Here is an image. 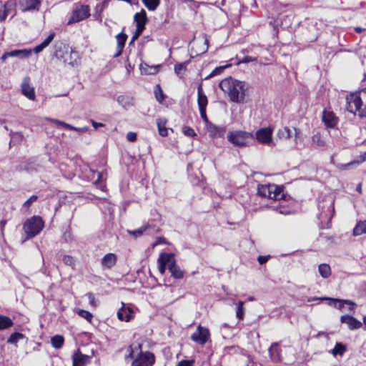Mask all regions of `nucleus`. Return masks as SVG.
Segmentation results:
<instances>
[{"instance_id": "nucleus-31", "label": "nucleus", "mask_w": 366, "mask_h": 366, "mask_svg": "<svg viewBox=\"0 0 366 366\" xmlns=\"http://www.w3.org/2000/svg\"><path fill=\"white\" fill-rule=\"evenodd\" d=\"M167 123L166 119H157V124L158 127L159 134L162 137H167L168 135L167 129L165 127Z\"/></svg>"}, {"instance_id": "nucleus-36", "label": "nucleus", "mask_w": 366, "mask_h": 366, "mask_svg": "<svg viewBox=\"0 0 366 366\" xmlns=\"http://www.w3.org/2000/svg\"><path fill=\"white\" fill-rule=\"evenodd\" d=\"M64 337L61 335H55L51 338V345L56 348H61L64 344Z\"/></svg>"}, {"instance_id": "nucleus-43", "label": "nucleus", "mask_w": 366, "mask_h": 366, "mask_svg": "<svg viewBox=\"0 0 366 366\" xmlns=\"http://www.w3.org/2000/svg\"><path fill=\"white\" fill-rule=\"evenodd\" d=\"M189 63V61H185L182 63H178L174 65V71L179 75L181 74L182 71L186 70L187 66Z\"/></svg>"}, {"instance_id": "nucleus-52", "label": "nucleus", "mask_w": 366, "mask_h": 366, "mask_svg": "<svg viewBox=\"0 0 366 366\" xmlns=\"http://www.w3.org/2000/svg\"><path fill=\"white\" fill-rule=\"evenodd\" d=\"M226 66H218L216 67L207 78L213 77L214 76L220 74L225 69Z\"/></svg>"}, {"instance_id": "nucleus-10", "label": "nucleus", "mask_w": 366, "mask_h": 366, "mask_svg": "<svg viewBox=\"0 0 366 366\" xmlns=\"http://www.w3.org/2000/svg\"><path fill=\"white\" fill-rule=\"evenodd\" d=\"M209 337V332L208 329L199 325L197 327V331L192 335L191 339L193 341L199 343L200 345H204L208 340Z\"/></svg>"}, {"instance_id": "nucleus-15", "label": "nucleus", "mask_w": 366, "mask_h": 366, "mask_svg": "<svg viewBox=\"0 0 366 366\" xmlns=\"http://www.w3.org/2000/svg\"><path fill=\"white\" fill-rule=\"evenodd\" d=\"M117 262V257L114 253H107L102 259V266L104 269H112Z\"/></svg>"}, {"instance_id": "nucleus-42", "label": "nucleus", "mask_w": 366, "mask_h": 366, "mask_svg": "<svg viewBox=\"0 0 366 366\" xmlns=\"http://www.w3.org/2000/svg\"><path fill=\"white\" fill-rule=\"evenodd\" d=\"M76 313L82 318L86 320L88 322H91L93 318V315L89 311L79 309Z\"/></svg>"}, {"instance_id": "nucleus-13", "label": "nucleus", "mask_w": 366, "mask_h": 366, "mask_svg": "<svg viewBox=\"0 0 366 366\" xmlns=\"http://www.w3.org/2000/svg\"><path fill=\"white\" fill-rule=\"evenodd\" d=\"M21 86V92L25 97L30 100H34L35 99L34 89L30 86L29 77H25L23 79Z\"/></svg>"}, {"instance_id": "nucleus-4", "label": "nucleus", "mask_w": 366, "mask_h": 366, "mask_svg": "<svg viewBox=\"0 0 366 366\" xmlns=\"http://www.w3.org/2000/svg\"><path fill=\"white\" fill-rule=\"evenodd\" d=\"M257 192L259 196L271 199H282L285 197L283 187L274 184L259 185Z\"/></svg>"}, {"instance_id": "nucleus-54", "label": "nucleus", "mask_w": 366, "mask_h": 366, "mask_svg": "<svg viewBox=\"0 0 366 366\" xmlns=\"http://www.w3.org/2000/svg\"><path fill=\"white\" fill-rule=\"evenodd\" d=\"M117 100L118 103L124 107H126V106L129 104L127 98L123 95L119 96Z\"/></svg>"}, {"instance_id": "nucleus-9", "label": "nucleus", "mask_w": 366, "mask_h": 366, "mask_svg": "<svg viewBox=\"0 0 366 366\" xmlns=\"http://www.w3.org/2000/svg\"><path fill=\"white\" fill-rule=\"evenodd\" d=\"M206 129L209 136L214 139L222 138L226 134V126H218L212 122L208 124Z\"/></svg>"}, {"instance_id": "nucleus-12", "label": "nucleus", "mask_w": 366, "mask_h": 366, "mask_svg": "<svg viewBox=\"0 0 366 366\" xmlns=\"http://www.w3.org/2000/svg\"><path fill=\"white\" fill-rule=\"evenodd\" d=\"M340 322L346 324L348 328L351 330L360 329L362 325L360 321L357 320L353 316L347 315H342L340 317Z\"/></svg>"}, {"instance_id": "nucleus-2", "label": "nucleus", "mask_w": 366, "mask_h": 366, "mask_svg": "<svg viewBox=\"0 0 366 366\" xmlns=\"http://www.w3.org/2000/svg\"><path fill=\"white\" fill-rule=\"evenodd\" d=\"M254 139L252 133L243 130L229 131L227 134L228 142L238 147H248Z\"/></svg>"}, {"instance_id": "nucleus-25", "label": "nucleus", "mask_w": 366, "mask_h": 366, "mask_svg": "<svg viewBox=\"0 0 366 366\" xmlns=\"http://www.w3.org/2000/svg\"><path fill=\"white\" fill-rule=\"evenodd\" d=\"M40 4L39 0H24L23 11L39 10Z\"/></svg>"}, {"instance_id": "nucleus-30", "label": "nucleus", "mask_w": 366, "mask_h": 366, "mask_svg": "<svg viewBox=\"0 0 366 366\" xmlns=\"http://www.w3.org/2000/svg\"><path fill=\"white\" fill-rule=\"evenodd\" d=\"M13 325L14 322L10 317L0 315V330L9 328L12 327Z\"/></svg>"}, {"instance_id": "nucleus-6", "label": "nucleus", "mask_w": 366, "mask_h": 366, "mask_svg": "<svg viewBox=\"0 0 366 366\" xmlns=\"http://www.w3.org/2000/svg\"><path fill=\"white\" fill-rule=\"evenodd\" d=\"M90 16V8L89 5H78L72 11L71 18L67 24L71 25L74 23L83 21Z\"/></svg>"}, {"instance_id": "nucleus-58", "label": "nucleus", "mask_w": 366, "mask_h": 366, "mask_svg": "<svg viewBox=\"0 0 366 366\" xmlns=\"http://www.w3.org/2000/svg\"><path fill=\"white\" fill-rule=\"evenodd\" d=\"M269 256H259L257 259L260 264H263L267 262Z\"/></svg>"}, {"instance_id": "nucleus-3", "label": "nucleus", "mask_w": 366, "mask_h": 366, "mask_svg": "<svg viewBox=\"0 0 366 366\" xmlns=\"http://www.w3.org/2000/svg\"><path fill=\"white\" fill-rule=\"evenodd\" d=\"M44 227V222L39 216H33L26 219L23 225V230L26 234L24 241L31 239L39 234Z\"/></svg>"}, {"instance_id": "nucleus-29", "label": "nucleus", "mask_w": 366, "mask_h": 366, "mask_svg": "<svg viewBox=\"0 0 366 366\" xmlns=\"http://www.w3.org/2000/svg\"><path fill=\"white\" fill-rule=\"evenodd\" d=\"M346 350L347 347L345 345L341 342H337L334 348L332 350L331 353L335 357L337 355L342 356Z\"/></svg>"}, {"instance_id": "nucleus-63", "label": "nucleus", "mask_w": 366, "mask_h": 366, "mask_svg": "<svg viewBox=\"0 0 366 366\" xmlns=\"http://www.w3.org/2000/svg\"><path fill=\"white\" fill-rule=\"evenodd\" d=\"M97 179L95 180L94 184L97 185L102 182V173L98 172L97 173Z\"/></svg>"}, {"instance_id": "nucleus-17", "label": "nucleus", "mask_w": 366, "mask_h": 366, "mask_svg": "<svg viewBox=\"0 0 366 366\" xmlns=\"http://www.w3.org/2000/svg\"><path fill=\"white\" fill-rule=\"evenodd\" d=\"M89 357L83 355L78 350L72 355L73 366H84L89 361Z\"/></svg>"}, {"instance_id": "nucleus-24", "label": "nucleus", "mask_w": 366, "mask_h": 366, "mask_svg": "<svg viewBox=\"0 0 366 366\" xmlns=\"http://www.w3.org/2000/svg\"><path fill=\"white\" fill-rule=\"evenodd\" d=\"M128 355H126L125 358H134L137 356L139 352L142 351V345L139 343H134L129 345L127 348Z\"/></svg>"}, {"instance_id": "nucleus-18", "label": "nucleus", "mask_w": 366, "mask_h": 366, "mask_svg": "<svg viewBox=\"0 0 366 366\" xmlns=\"http://www.w3.org/2000/svg\"><path fill=\"white\" fill-rule=\"evenodd\" d=\"M168 269L170 272L171 275L173 277H174L176 279H182V278H183V277H184V272L176 264L173 255H172V260L171 261V263L168 266Z\"/></svg>"}, {"instance_id": "nucleus-1", "label": "nucleus", "mask_w": 366, "mask_h": 366, "mask_svg": "<svg viewBox=\"0 0 366 366\" xmlns=\"http://www.w3.org/2000/svg\"><path fill=\"white\" fill-rule=\"evenodd\" d=\"M224 92L228 94L229 99L235 103H244L248 96L249 86L248 83L229 77L223 79L219 84Z\"/></svg>"}, {"instance_id": "nucleus-28", "label": "nucleus", "mask_w": 366, "mask_h": 366, "mask_svg": "<svg viewBox=\"0 0 366 366\" xmlns=\"http://www.w3.org/2000/svg\"><path fill=\"white\" fill-rule=\"evenodd\" d=\"M366 233V220L359 222L353 229V235L359 236Z\"/></svg>"}, {"instance_id": "nucleus-51", "label": "nucleus", "mask_w": 366, "mask_h": 366, "mask_svg": "<svg viewBox=\"0 0 366 366\" xmlns=\"http://www.w3.org/2000/svg\"><path fill=\"white\" fill-rule=\"evenodd\" d=\"M38 199V197L36 195L31 196L23 204L24 207L29 209L30 206Z\"/></svg>"}, {"instance_id": "nucleus-49", "label": "nucleus", "mask_w": 366, "mask_h": 366, "mask_svg": "<svg viewBox=\"0 0 366 366\" xmlns=\"http://www.w3.org/2000/svg\"><path fill=\"white\" fill-rule=\"evenodd\" d=\"M360 162H350L347 164H338L337 167L340 169H352L355 163L359 164Z\"/></svg>"}, {"instance_id": "nucleus-35", "label": "nucleus", "mask_w": 366, "mask_h": 366, "mask_svg": "<svg viewBox=\"0 0 366 366\" xmlns=\"http://www.w3.org/2000/svg\"><path fill=\"white\" fill-rule=\"evenodd\" d=\"M149 11H154L160 3V0H142Z\"/></svg>"}, {"instance_id": "nucleus-8", "label": "nucleus", "mask_w": 366, "mask_h": 366, "mask_svg": "<svg viewBox=\"0 0 366 366\" xmlns=\"http://www.w3.org/2000/svg\"><path fill=\"white\" fill-rule=\"evenodd\" d=\"M133 359L131 366H152L155 361L154 355L149 352H139Z\"/></svg>"}, {"instance_id": "nucleus-16", "label": "nucleus", "mask_w": 366, "mask_h": 366, "mask_svg": "<svg viewBox=\"0 0 366 366\" xmlns=\"http://www.w3.org/2000/svg\"><path fill=\"white\" fill-rule=\"evenodd\" d=\"M322 300H328L330 305H332L335 307L340 309V310H341L344 307L345 304L350 305L351 307H350V308H349L350 311H351V312L354 311L353 305H355V303L350 300H342L330 298V297L322 298Z\"/></svg>"}, {"instance_id": "nucleus-20", "label": "nucleus", "mask_w": 366, "mask_h": 366, "mask_svg": "<svg viewBox=\"0 0 366 366\" xmlns=\"http://www.w3.org/2000/svg\"><path fill=\"white\" fill-rule=\"evenodd\" d=\"M9 57H17L19 59H27L31 55V50L23 49H15L8 51Z\"/></svg>"}, {"instance_id": "nucleus-44", "label": "nucleus", "mask_w": 366, "mask_h": 366, "mask_svg": "<svg viewBox=\"0 0 366 366\" xmlns=\"http://www.w3.org/2000/svg\"><path fill=\"white\" fill-rule=\"evenodd\" d=\"M154 94H155L157 100L160 103L162 102V101L165 98V96L163 94V92H162L161 87L159 86V85H157L156 89L154 90Z\"/></svg>"}, {"instance_id": "nucleus-56", "label": "nucleus", "mask_w": 366, "mask_h": 366, "mask_svg": "<svg viewBox=\"0 0 366 366\" xmlns=\"http://www.w3.org/2000/svg\"><path fill=\"white\" fill-rule=\"evenodd\" d=\"M194 362V361L193 360H182L177 365V366H192Z\"/></svg>"}, {"instance_id": "nucleus-32", "label": "nucleus", "mask_w": 366, "mask_h": 366, "mask_svg": "<svg viewBox=\"0 0 366 366\" xmlns=\"http://www.w3.org/2000/svg\"><path fill=\"white\" fill-rule=\"evenodd\" d=\"M277 137L281 139H288L292 137V131L287 127H285L277 132Z\"/></svg>"}, {"instance_id": "nucleus-60", "label": "nucleus", "mask_w": 366, "mask_h": 366, "mask_svg": "<svg viewBox=\"0 0 366 366\" xmlns=\"http://www.w3.org/2000/svg\"><path fill=\"white\" fill-rule=\"evenodd\" d=\"M68 129L69 130L76 131V132H86L88 130V127H74V129Z\"/></svg>"}, {"instance_id": "nucleus-46", "label": "nucleus", "mask_w": 366, "mask_h": 366, "mask_svg": "<svg viewBox=\"0 0 366 366\" xmlns=\"http://www.w3.org/2000/svg\"><path fill=\"white\" fill-rule=\"evenodd\" d=\"M63 262L68 266L74 267L75 266V260L73 257L70 255H64L62 258Z\"/></svg>"}, {"instance_id": "nucleus-50", "label": "nucleus", "mask_w": 366, "mask_h": 366, "mask_svg": "<svg viewBox=\"0 0 366 366\" xmlns=\"http://www.w3.org/2000/svg\"><path fill=\"white\" fill-rule=\"evenodd\" d=\"M199 113H200V116L202 117V119H203L204 122L205 123V127H207L209 123H212V122H210L207 116V113H206V108H203V109H199Z\"/></svg>"}, {"instance_id": "nucleus-61", "label": "nucleus", "mask_w": 366, "mask_h": 366, "mask_svg": "<svg viewBox=\"0 0 366 366\" xmlns=\"http://www.w3.org/2000/svg\"><path fill=\"white\" fill-rule=\"evenodd\" d=\"M91 123L92 124V126L94 127V129H98L99 127H104V124L103 123H101V122H95L94 120H91Z\"/></svg>"}, {"instance_id": "nucleus-33", "label": "nucleus", "mask_w": 366, "mask_h": 366, "mask_svg": "<svg viewBox=\"0 0 366 366\" xmlns=\"http://www.w3.org/2000/svg\"><path fill=\"white\" fill-rule=\"evenodd\" d=\"M318 271L323 278H327L331 274V268L327 264H320L318 267Z\"/></svg>"}, {"instance_id": "nucleus-38", "label": "nucleus", "mask_w": 366, "mask_h": 366, "mask_svg": "<svg viewBox=\"0 0 366 366\" xmlns=\"http://www.w3.org/2000/svg\"><path fill=\"white\" fill-rule=\"evenodd\" d=\"M116 39L117 41V47L124 48L127 39V35L124 32H121L116 36Z\"/></svg>"}, {"instance_id": "nucleus-41", "label": "nucleus", "mask_w": 366, "mask_h": 366, "mask_svg": "<svg viewBox=\"0 0 366 366\" xmlns=\"http://www.w3.org/2000/svg\"><path fill=\"white\" fill-rule=\"evenodd\" d=\"M46 119L49 122H52L58 126H62L66 129H74V126L69 124L63 121L56 119H52V118H47Z\"/></svg>"}, {"instance_id": "nucleus-48", "label": "nucleus", "mask_w": 366, "mask_h": 366, "mask_svg": "<svg viewBox=\"0 0 366 366\" xmlns=\"http://www.w3.org/2000/svg\"><path fill=\"white\" fill-rule=\"evenodd\" d=\"M144 29H142V27L140 26H138V27L136 28L135 33L130 40L129 44H132L136 39H137L139 36L143 33Z\"/></svg>"}, {"instance_id": "nucleus-19", "label": "nucleus", "mask_w": 366, "mask_h": 366, "mask_svg": "<svg viewBox=\"0 0 366 366\" xmlns=\"http://www.w3.org/2000/svg\"><path fill=\"white\" fill-rule=\"evenodd\" d=\"M134 21L136 23V27L140 26L142 29H145L146 24L148 21V19L147 16V13L144 9L139 12H137L134 16Z\"/></svg>"}, {"instance_id": "nucleus-47", "label": "nucleus", "mask_w": 366, "mask_h": 366, "mask_svg": "<svg viewBox=\"0 0 366 366\" xmlns=\"http://www.w3.org/2000/svg\"><path fill=\"white\" fill-rule=\"evenodd\" d=\"M182 132L185 136L189 137H193L197 135L193 129L187 126L183 127Z\"/></svg>"}, {"instance_id": "nucleus-37", "label": "nucleus", "mask_w": 366, "mask_h": 366, "mask_svg": "<svg viewBox=\"0 0 366 366\" xmlns=\"http://www.w3.org/2000/svg\"><path fill=\"white\" fill-rule=\"evenodd\" d=\"M24 337V335L20 332H14L11 335L9 338L7 340V342L9 344L16 345L19 340Z\"/></svg>"}, {"instance_id": "nucleus-55", "label": "nucleus", "mask_w": 366, "mask_h": 366, "mask_svg": "<svg viewBox=\"0 0 366 366\" xmlns=\"http://www.w3.org/2000/svg\"><path fill=\"white\" fill-rule=\"evenodd\" d=\"M70 56L71 59H74V61H69V64L74 66L76 59L79 58V53L76 51H74L72 49H70Z\"/></svg>"}, {"instance_id": "nucleus-7", "label": "nucleus", "mask_w": 366, "mask_h": 366, "mask_svg": "<svg viewBox=\"0 0 366 366\" xmlns=\"http://www.w3.org/2000/svg\"><path fill=\"white\" fill-rule=\"evenodd\" d=\"M273 130L270 127H263L258 129L255 133L257 141L262 144L272 147L274 144L272 139Z\"/></svg>"}, {"instance_id": "nucleus-64", "label": "nucleus", "mask_w": 366, "mask_h": 366, "mask_svg": "<svg viewBox=\"0 0 366 366\" xmlns=\"http://www.w3.org/2000/svg\"><path fill=\"white\" fill-rule=\"evenodd\" d=\"M123 49L124 48L117 47V52L114 54L113 56L114 58L119 56L122 53Z\"/></svg>"}, {"instance_id": "nucleus-5", "label": "nucleus", "mask_w": 366, "mask_h": 366, "mask_svg": "<svg viewBox=\"0 0 366 366\" xmlns=\"http://www.w3.org/2000/svg\"><path fill=\"white\" fill-rule=\"evenodd\" d=\"M362 106V101L359 95L350 94L346 98V109L352 113L356 114L357 112H360V117H366V112L361 111Z\"/></svg>"}, {"instance_id": "nucleus-57", "label": "nucleus", "mask_w": 366, "mask_h": 366, "mask_svg": "<svg viewBox=\"0 0 366 366\" xmlns=\"http://www.w3.org/2000/svg\"><path fill=\"white\" fill-rule=\"evenodd\" d=\"M127 139L129 142H134L137 139V134L135 132H129L127 134Z\"/></svg>"}, {"instance_id": "nucleus-59", "label": "nucleus", "mask_w": 366, "mask_h": 366, "mask_svg": "<svg viewBox=\"0 0 366 366\" xmlns=\"http://www.w3.org/2000/svg\"><path fill=\"white\" fill-rule=\"evenodd\" d=\"M255 60H256V58H253L252 56H244L241 60V62H242V63H249V62H251V61H254Z\"/></svg>"}, {"instance_id": "nucleus-14", "label": "nucleus", "mask_w": 366, "mask_h": 366, "mask_svg": "<svg viewBox=\"0 0 366 366\" xmlns=\"http://www.w3.org/2000/svg\"><path fill=\"white\" fill-rule=\"evenodd\" d=\"M172 260V254L168 253H162L158 258L159 272L163 274L166 271L167 266L171 263Z\"/></svg>"}, {"instance_id": "nucleus-39", "label": "nucleus", "mask_w": 366, "mask_h": 366, "mask_svg": "<svg viewBox=\"0 0 366 366\" xmlns=\"http://www.w3.org/2000/svg\"><path fill=\"white\" fill-rule=\"evenodd\" d=\"M244 302L239 301L237 302V307L236 310V317L238 320H242L244 318Z\"/></svg>"}, {"instance_id": "nucleus-34", "label": "nucleus", "mask_w": 366, "mask_h": 366, "mask_svg": "<svg viewBox=\"0 0 366 366\" xmlns=\"http://www.w3.org/2000/svg\"><path fill=\"white\" fill-rule=\"evenodd\" d=\"M312 144L319 147L325 146V141L320 133H317L312 137Z\"/></svg>"}, {"instance_id": "nucleus-23", "label": "nucleus", "mask_w": 366, "mask_h": 366, "mask_svg": "<svg viewBox=\"0 0 366 366\" xmlns=\"http://www.w3.org/2000/svg\"><path fill=\"white\" fill-rule=\"evenodd\" d=\"M55 36L54 32L51 33L41 44L34 48V51L39 54L52 41Z\"/></svg>"}, {"instance_id": "nucleus-40", "label": "nucleus", "mask_w": 366, "mask_h": 366, "mask_svg": "<svg viewBox=\"0 0 366 366\" xmlns=\"http://www.w3.org/2000/svg\"><path fill=\"white\" fill-rule=\"evenodd\" d=\"M149 228L148 225H144L140 228L135 230H128V233L133 235L134 237H139L142 236L144 232Z\"/></svg>"}, {"instance_id": "nucleus-21", "label": "nucleus", "mask_w": 366, "mask_h": 366, "mask_svg": "<svg viewBox=\"0 0 366 366\" xmlns=\"http://www.w3.org/2000/svg\"><path fill=\"white\" fill-rule=\"evenodd\" d=\"M207 97L203 92L202 84H199L197 87V104L199 109L207 108Z\"/></svg>"}, {"instance_id": "nucleus-53", "label": "nucleus", "mask_w": 366, "mask_h": 366, "mask_svg": "<svg viewBox=\"0 0 366 366\" xmlns=\"http://www.w3.org/2000/svg\"><path fill=\"white\" fill-rule=\"evenodd\" d=\"M86 296L88 297V300L89 301V304L94 307H96L97 306V303L95 299L94 295L92 292H89L86 294Z\"/></svg>"}, {"instance_id": "nucleus-27", "label": "nucleus", "mask_w": 366, "mask_h": 366, "mask_svg": "<svg viewBox=\"0 0 366 366\" xmlns=\"http://www.w3.org/2000/svg\"><path fill=\"white\" fill-rule=\"evenodd\" d=\"M269 352L270 358L273 362H279L281 360L277 344H272L269 350Z\"/></svg>"}, {"instance_id": "nucleus-45", "label": "nucleus", "mask_w": 366, "mask_h": 366, "mask_svg": "<svg viewBox=\"0 0 366 366\" xmlns=\"http://www.w3.org/2000/svg\"><path fill=\"white\" fill-rule=\"evenodd\" d=\"M9 15V9L7 4H4L0 6V21H4Z\"/></svg>"}, {"instance_id": "nucleus-22", "label": "nucleus", "mask_w": 366, "mask_h": 366, "mask_svg": "<svg viewBox=\"0 0 366 366\" xmlns=\"http://www.w3.org/2000/svg\"><path fill=\"white\" fill-rule=\"evenodd\" d=\"M132 310L129 307H122L117 312V317L121 321L129 322L132 319Z\"/></svg>"}, {"instance_id": "nucleus-11", "label": "nucleus", "mask_w": 366, "mask_h": 366, "mask_svg": "<svg viewBox=\"0 0 366 366\" xmlns=\"http://www.w3.org/2000/svg\"><path fill=\"white\" fill-rule=\"evenodd\" d=\"M322 120L327 128L334 129L338 123V117L332 111L324 109L322 112Z\"/></svg>"}, {"instance_id": "nucleus-26", "label": "nucleus", "mask_w": 366, "mask_h": 366, "mask_svg": "<svg viewBox=\"0 0 366 366\" xmlns=\"http://www.w3.org/2000/svg\"><path fill=\"white\" fill-rule=\"evenodd\" d=\"M141 72L143 74L153 75L156 74L159 71V66H149L147 64L140 65Z\"/></svg>"}, {"instance_id": "nucleus-62", "label": "nucleus", "mask_w": 366, "mask_h": 366, "mask_svg": "<svg viewBox=\"0 0 366 366\" xmlns=\"http://www.w3.org/2000/svg\"><path fill=\"white\" fill-rule=\"evenodd\" d=\"M204 44L205 45V49L203 51V52H205L207 51L208 49V47H209V39H207V35L206 34H204Z\"/></svg>"}]
</instances>
